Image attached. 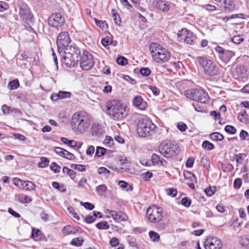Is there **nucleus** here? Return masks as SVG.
<instances>
[{"instance_id": "a18cd8bd", "label": "nucleus", "mask_w": 249, "mask_h": 249, "mask_svg": "<svg viewBox=\"0 0 249 249\" xmlns=\"http://www.w3.org/2000/svg\"><path fill=\"white\" fill-rule=\"evenodd\" d=\"M160 8L163 11H167L169 10V5L163 1H160L159 3Z\"/></svg>"}, {"instance_id": "3c124183", "label": "nucleus", "mask_w": 249, "mask_h": 249, "mask_svg": "<svg viewBox=\"0 0 249 249\" xmlns=\"http://www.w3.org/2000/svg\"><path fill=\"white\" fill-rule=\"evenodd\" d=\"M181 204L185 206L189 207L191 204V200L188 197H184L182 199Z\"/></svg>"}, {"instance_id": "473e14b6", "label": "nucleus", "mask_w": 249, "mask_h": 249, "mask_svg": "<svg viewBox=\"0 0 249 249\" xmlns=\"http://www.w3.org/2000/svg\"><path fill=\"white\" fill-rule=\"evenodd\" d=\"M107 190V187L105 184H102L96 187V191L99 195H102Z\"/></svg>"}, {"instance_id": "20e7f679", "label": "nucleus", "mask_w": 249, "mask_h": 249, "mask_svg": "<svg viewBox=\"0 0 249 249\" xmlns=\"http://www.w3.org/2000/svg\"><path fill=\"white\" fill-rule=\"evenodd\" d=\"M150 51L153 59L158 63H164L170 58V53L157 43H152Z\"/></svg>"}, {"instance_id": "c756f323", "label": "nucleus", "mask_w": 249, "mask_h": 249, "mask_svg": "<svg viewBox=\"0 0 249 249\" xmlns=\"http://www.w3.org/2000/svg\"><path fill=\"white\" fill-rule=\"evenodd\" d=\"M149 235L151 240L153 242H158L160 240V235L154 231H150L149 232Z\"/></svg>"}, {"instance_id": "412c9836", "label": "nucleus", "mask_w": 249, "mask_h": 249, "mask_svg": "<svg viewBox=\"0 0 249 249\" xmlns=\"http://www.w3.org/2000/svg\"><path fill=\"white\" fill-rule=\"evenodd\" d=\"M151 159L154 164H158L161 166H165L167 164V161L156 154L152 155Z\"/></svg>"}, {"instance_id": "e2e57ef3", "label": "nucleus", "mask_w": 249, "mask_h": 249, "mask_svg": "<svg viewBox=\"0 0 249 249\" xmlns=\"http://www.w3.org/2000/svg\"><path fill=\"white\" fill-rule=\"evenodd\" d=\"M121 3L124 7L128 10H130L132 8L127 0H121Z\"/></svg>"}, {"instance_id": "39448f33", "label": "nucleus", "mask_w": 249, "mask_h": 249, "mask_svg": "<svg viewBox=\"0 0 249 249\" xmlns=\"http://www.w3.org/2000/svg\"><path fill=\"white\" fill-rule=\"evenodd\" d=\"M196 59L206 75L210 76H214L219 74V67L213 61L204 56H198L196 58Z\"/></svg>"}, {"instance_id": "c9c22d12", "label": "nucleus", "mask_w": 249, "mask_h": 249, "mask_svg": "<svg viewBox=\"0 0 249 249\" xmlns=\"http://www.w3.org/2000/svg\"><path fill=\"white\" fill-rule=\"evenodd\" d=\"M216 188L215 186H210L205 189V192L208 196H212L216 192Z\"/></svg>"}, {"instance_id": "f03ea898", "label": "nucleus", "mask_w": 249, "mask_h": 249, "mask_svg": "<svg viewBox=\"0 0 249 249\" xmlns=\"http://www.w3.org/2000/svg\"><path fill=\"white\" fill-rule=\"evenodd\" d=\"M107 112L113 119L121 120L127 115V107L121 101L114 100L107 103Z\"/></svg>"}, {"instance_id": "1a4fd4ad", "label": "nucleus", "mask_w": 249, "mask_h": 249, "mask_svg": "<svg viewBox=\"0 0 249 249\" xmlns=\"http://www.w3.org/2000/svg\"><path fill=\"white\" fill-rule=\"evenodd\" d=\"M162 213L160 208L153 206L147 210L146 214L149 221L152 223H156L161 220Z\"/></svg>"}, {"instance_id": "4be33fe9", "label": "nucleus", "mask_w": 249, "mask_h": 249, "mask_svg": "<svg viewBox=\"0 0 249 249\" xmlns=\"http://www.w3.org/2000/svg\"><path fill=\"white\" fill-rule=\"evenodd\" d=\"M234 55L235 53L233 52L230 50H226L220 57V59L224 63H227Z\"/></svg>"}, {"instance_id": "864d4df0", "label": "nucleus", "mask_w": 249, "mask_h": 249, "mask_svg": "<svg viewBox=\"0 0 249 249\" xmlns=\"http://www.w3.org/2000/svg\"><path fill=\"white\" fill-rule=\"evenodd\" d=\"M54 151L56 153L63 157L66 150L59 147H56L54 148Z\"/></svg>"}, {"instance_id": "c85d7f7f", "label": "nucleus", "mask_w": 249, "mask_h": 249, "mask_svg": "<svg viewBox=\"0 0 249 249\" xmlns=\"http://www.w3.org/2000/svg\"><path fill=\"white\" fill-rule=\"evenodd\" d=\"M82 237H77L73 238L71 241V245L75 247L81 246L83 243Z\"/></svg>"}, {"instance_id": "f704fd0d", "label": "nucleus", "mask_w": 249, "mask_h": 249, "mask_svg": "<svg viewBox=\"0 0 249 249\" xmlns=\"http://www.w3.org/2000/svg\"><path fill=\"white\" fill-rule=\"evenodd\" d=\"M112 13L113 15V20L115 23L118 26L120 25L121 23V19L119 15L115 13V11L114 9L112 10Z\"/></svg>"}, {"instance_id": "49530a36", "label": "nucleus", "mask_w": 249, "mask_h": 249, "mask_svg": "<svg viewBox=\"0 0 249 249\" xmlns=\"http://www.w3.org/2000/svg\"><path fill=\"white\" fill-rule=\"evenodd\" d=\"M240 244L242 246H247L249 245V239L246 236H243L239 241Z\"/></svg>"}, {"instance_id": "9b49d317", "label": "nucleus", "mask_w": 249, "mask_h": 249, "mask_svg": "<svg viewBox=\"0 0 249 249\" xmlns=\"http://www.w3.org/2000/svg\"><path fill=\"white\" fill-rule=\"evenodd\" d=\"M71 42L69 34L67 32L60 33L57 36L56 44L58 51L61 54L63 49L67 47Z\"/></svg>"}, {"instance_id": "4d7b16f0", "label": "nucleus", "mask_w": 249, "mask_h": 249, "mask_svg": "<svg viewBox=\"0 0 249 249\" xmlns=\"http://www.w3.org/2000/svg\"><path fill=\"white\" fill-rule=\"evenodd\" d=\"M166 194L172 197H174L176 196L177 191L176 189H168L166 190Z\"/></svg>"}, {"instance_id": "a878e982", "label": "nucleus", "mask_w": 249, "mask_h": 249, "mask_svg": "<svg viewBox=\"0 0 249 249\" xmlns=\"http://www.w3.org/2000/svg\"><path fill=\"white\" fill-rule=\"evenodd\" d=\"M19 87V83L18 79L11 81L8 84V88L10 90L17 89Z\"/></svg>"}, {"instance_id": "79ce46f5", "label": "nucleus", "mask_w": 249, "mask_h": 249, "mask_svg": "<svg viewBox=\"0 0 249 249\" xmlns=\"http://www.w3.org/2000/svg\"><path fill=\"white\" fill-rule=\"evenodd\" d=\"M71 94L68 91H60L58 92V96L61 99L70 98Z\"/></svg>"}, {"instance_id": "aec40b11", "label": "nucleus", "mask_w": 249, "mask_h": 249, "mask_svg": "<svg viewBox=\"0 0 249 249\" xmlns=\"http://www.w3.org/2000/svg\"><path fill=\"white\" fill-rule=\"evenodd\" d=\"M133 103L134 106L142 110H144L146 106V102L140 96L135 97L133 100Z\"/></svg>"}, {"instance_id": "cd10ccee", "label": "nucleus", "mask_w": 249, "mask_h": 249, "mask_svg": "<svg viewBox=\"0 0 249 249\" xmlns=\"http://www.w3.org/2000/svg\"><path fill=\"white\" fill-rule=\"evenodd\" d=\"M210 137L211 139L213 141H222L224 139V136L222 134L218 132H213L212 133Z\"/></svg>"}, {"instance_id": "2eb2a0df", "label": "nucleus", "mask_w": 249, "mask_h": 249, "mask_svg": "<svg viewBox=\"0 0 249 249\" xmlns=\"http://www.w3.org/2000/svg\"><path fill=\"white\" fill-rule=\"evenodd\" d=\"M13 183L15 186L21 189L26 191H32L36 188V185L32 181L22 180L18 178H14Z\"/></svg>"}, {"instance_id": "13d9d810", "label": "nucleus", "mask_w": 249, "mask_h": 249, "mask_svg": "<svg viewBox=\"0 0 249 249\" xmlns=\"http://www.w3.org/2000/svg\"><path fill=\"white\" fill-rule=\"evenodd\" d=\"M63 157L70 160H72L74 159L75 157L73 154L66 150Z\"/></svg>"}, {"instance_id": "7ed1b4c3", "label": "nucleus", "mask_w": 249, "mask_h": 249, "mask_svg": "<svg viewBox=\"0 0 249 249\" xmlns=\"http://www.w3.org/2000/svg\"><path fill=\"white\" fill-rule=\"evenodd\" d=\"M137 125L138 134L142 137L153 135L155 134V129L157 128L152 122L147 118L140 119Z\"/></svg>"}, {"instance_id": "69168bd1", "label": "nucleus", "mask_w": 249, "mask_h": 249, "mask_svg": "<svg viewBox=\"0 0 249 249\" xmlns=\"http://www.w3.org/2000/svg\"><path fill=\"white\" fill-rule=\"evenodd\" d=\"M85 221L87 223L90 224L95 221V218L91 215H88L86 216Z\"/></svg>"}, {"instance_id": "dca6fc26", "label": "nucleus", "mask_w": 249, "mask_h": 249, "mask_svg": "<svg viewBox=\"0 0 249 249\" xmlns=\"http://www.w3.org/2000/svg\"><path fill=\"white\" fill-rule=\"evenodd\" d=\"M61 53L62 62L67 67H74L78 63V61H76V58H74L72 55H71L69 53H64V52H62Z\"/></svg>"}, {"instance_id": "393cba45", "label": "nucleus", "mask_w": 249, "mask_h": 249, "mask_svg": "<svg viewBox=\"0 0 249 249\" xmlns=\"http://www.w3.org/2000/svg\"><path fill=\"white\" fill-rule=\"evenodd\" d=\"M92 135L98 136L101 133V126L99 124H93L91 127Z\"/></svg>"}, {"instance_id": "9d476101", "label": "nucleus", "mask_w": 249, "mask_h": 249, "mask_svg": "<svg viewBox=\"0 0 249 249\" xmlns=\"http://www.w3.org/2000/svg\"><path fill=\"white\" fill-rule=\"evenodd\" d=\"M78 62H80V67L84 71L90 70L93 66L92 55L87 52H84L81 56H79Z\"/></svg>"}, {"instance_id": "6ab92c4d", "label": "nucleus", "mask_w": 249, "mask_h": 249, "mask_svg": "<svg viewBox=\"0 0 249 249\" xmlns=\"http://www.w3.org/2000/svg\"><path fill=\"white\" fill-rule=\"evenodd\" d=\"M217 3L223 7L224 11L226 13H230L235 9V4L232 0H222L221 3Z\"/></svg>"}, {"instance_id": "e433bc0d", "label": "nucleus", "mask_w": 249, "mask_h": 249, "mask_svg": "<svg viewBox=\"0 0 249 249\" xmlns=\"http://www.w3.org/2000/svg\"><path fill=\"white\" fill-rule=\"evenodd\" d=\"M202 146L203 148L208 150H211L214 148V145L209 142L208 141H205L203 142Z\"/></svg>"}, {"instance_id": "ddd939ff", "label": "nucleus", "mask_w": 249, "mask_h": 249, "mask_svg": "<svg viewBox=\"0 0 249 249\" xmlns=\"http://www.w3.org/2000/svg\"><path fill=\"white\" fill-rule=\"evenodd\" d=\"M106 217L109 218L112 217L116 222H120L127 220L128 216L124 213L121 211H116L107 209L105 211Z\"/></svg>"}, {"instance_id": "ea45409f", "label": "nucleus", "mask_w": 249, "mask_h": 249, "mask_svg": "<svg viewBox=\"0 0 249 249\" xmlns=\"http://www.w3.org/2000/svg\"><path fill=\"white\" fill-rule=\"evenodd\" d=\"M106 153V149L102 147H97L96 150V155L98 157H100L105 154Z\"/></svg>"}, {"instance_id": "37998d69", "label": "nucleus", "mask_w": 249, "mask_h": 249, "mask_svg": "<svg viewBox=\"0 0 249 249\" xmlns=\"http://www.w3.org/2000/svg\"><path fill=\"white\" fill-rule=\"evenodd\" d=\"M51 169L55 173L60 172L61 167L55 162H53L50 165Z\"/></svg>"}, {"instance_id": "8fccbe9b", "label": "nucleus", "mask_w": 249, "mask_h": 249, "mask_svg": "<svg viewBox=\"0 0 249 249\" xmlns=\"http://www.w3.org/2000/svg\"><path fill=\"white\" fill-rule=\"evenodd\" d=\"M80 204L81 206L84 207L86 209H88L89 210H92L94 208V206L93 204H92L89 202H81Z\"/></svg>"}, {"instance_id": "680f3d73", "label": "nucleus", "mask_w": 249, "mask_h": 249, "mask_svg": "<svg viewBox=\"0 0 249 249\" xmlns=\"http://www.w3.org/2000/svg\"><path fill=\"white\" fill-rule=\"evenodd\" d=\"M215 51L218 53L219 57H220L223 53L226 51V50L222 47L217 46L214 48Z\"/></svg>"}, {"instance_id": "f8f14e48", "label": "nucleus", "mask_w": 249, "mask_h": 249, "mask_svg": "<svg viewBox=\"0 0 249 249\" xmlns=\"http://www.w3.org/2000/svg\"><path fill=\"white\" fill-rule=\"evenodd\" d=\"M65 22V18L60 13H53L48 18V24L52 27H61Z\"/></svg>"}, {"instance_id": "603ef678", "label": "nucleus", "mask_w": 249, "mask_h": 249, "mask_svg": "<svg viewBox=\"0 0 249 249\" xmlns=\"http://www.w3.org/2000/svg\"><path fill=\"white\" fill-rule=\"evenodd\" d=\"M240 137L241 138V140H249V135L248 133L245 130H241L240 133Z\"/></svg>"}, {"instance_id": "a211bd4d", "label": "nucleus", "mask_w": 249, "mask_h": 249, "mask_svg": "<svg viewBox=\"0 0 249 249\" xmlns=\"http://www.w3.org/2000/svg\"><path fill=\"white\" fill-rule=\"evenodd\" d=\"M64 53H69L71 55H72L74 58H76V61L79 59V56L81 55L80 50L76 47L69 45L63 49Z\"/></svg>"}, {"instance_id": "2f4dec72", "label": "nucleus", "mask_w": 249, "mask_h": 249, "mask_svg": "<svg viewBox=\"0 0 249 249\" xmlns=\"http://www.w3.org/2000/svg\"><path fill=\"white\" fill-rule=\"evenodd\" d=\"M246 155L243 153H240L235 155L234 156V159L236 160L237 164H242L244 159L246 157Z\"/></svg>"}, {"instance_id": "4c0bfd02", "label": "nucleus", "mask_w": 249, "mask_h": 249, "mask_svg": "<svg viewBox=\"0 0 249 249\" xmlns=\"http://www.w3.org/2000/svg\"><path fill=\"white\" fill-rule=\"evenodd\" d=\"M98 173L100 175H104L107 177L110 175V171L104 167H99L98 169Z\"/></svg>"}, {"instance_id": "c03bdc74", "label": "nucleus", "mask_w": 249, "mask_h": 249, "mask_svg": "<svg viewBox=\"0 0 249 249\" xmlns=\"http://www.w3.org/2000/svg\"><path fill=\"white\" fill-rule=\"evenodd\" d=\"M95 20L96 24L102 29L106 28V27L107 26V24L106 23V21L100 20L96 18L95 19Z\"/></svg>"}, {"instance_id": "0eeeda50", "label": "nucleus", "mask_w": 249, "mask_h": 249, "mask_svg": "<svg viewBox=\"0 0 249 249\" xmlns=\"http://www.w3.org/2000/svg\"><path fill=\"white\" fill-rule=\"evenodd\" d=\"M177 151L176 145L172 144L170 142L167 141L162 142L159 147L160 154L166 158L175 155Z\"/></svg>"}, {"instance_id": "5701e85b", "label": "nucleus", "mask_w": 249, "mask_h": 249, "mask_svg": "<svg viewBox=\"0 0 249 249\" xmlns=\"http://www.w3.org/2000/svg\"><path fill=\"white\" fill-rule=\"evenodd\" d=\"M62 232L66 234H75L78 232V230L73 227L68 225L64 227Z\"/></svg>"}, {"instance_id": "5fc2aeb1", "label": "nucleus", "mask_w": 249, "mask_h": 249, "mask_svg": "<svg viewBox=\"0 0 249 249\" xmlns=\"http://www.w3.org/2000/svg\"><path fill=\"white\" fill-rule=\"evenodd\" d=\"M140 72L142 75L147 76L150 73V70L148 68H143L140 70Z\"/></svg>"}, {"instance_id": "0e129e2a", "label": "nucleus", "mask_w": 249, "mask_h": 249, "mask_svg": "<svg viewBox=\"0 0 249 249\" xmlns=\"http://www.w3.org/2000/svg\"><path fill=\"white\" fill-rule=\"evenodd\" d=\"M110 245L113 247H115L119 245V240L116 237H113L110 240Z\"/></svg>"}, {"instance_id": "bb28decb", "label": "nucleus", "mask_w": 249, "mask_h": 249, "mask_svg": "<svg viewBox=\"0 0 249 249\" xmlns=\"http://www.w3.org/2000/svg\"><path fill=\"white\" fill-rule=\"evenodd\" d=\"M61 141L64 144H67L71 148H74L76 146V142L74 140H69L66 138H61Z\"/></svg>"}, {"instance_id": "bf43d9fd", "label": "nucleus", "mask_w": 249, "mask_h": 249, "mask_svg": "<svg viewBox=\"0 0 249 249\" xmlns=\"http://www.w3.org/2000/svg\"><path fill=\"white\" fill-rule=\"evenodd\" d=\"M148 88L150 89V90L152 91V92L154 95L157 96L159 94L160 89L157 87L152 86H149Z\"/></svg>"}, {"instance_id": "a19ab883", "label": "nucleus", "mask_w": 249, "mask_h": 249, "mask_svg": "<svg viewBox=\"0 0 249 249\" xmlns=\"http://www.w3.org/2000/svg\"><path fill=\"white\" fill-rule=\"evenodd\" d=\"M225 130L226 132L231 134H234L236 133V129L232 125H226L225 127Z\"/></svg>"}, {"instance_id": "f3484780", "label": "nucleus", "mask_w": 249, "mask_h": 249, "mask_svg": "<svg viewBox=\"0 0 249 249\" xmlns=\"http://www.w3.org/2000/svg\"><path fill=\"white\" fill-rule=\"evenodd\" d=\"M18 14L23 20H27L31 18L30 9L27 5L23 2L20 3L19 5Z\"/></svg>"}, {"instance_id": "423d86ee", "label": "nucleus", "mask_w": 249, "mask_h": 249, "mask_svg": "<svg viewBox=\"0 0 249 249\" xmlns=\"http://www.w3.org/2000/svg\"><path fill=\"white\" fill-rule=\"evenodd\" d=\"M184 95L186 98L193 101L205 104L209 99L207 92L202 89H192L185 91Z\"/></svg>"}, {"instance_id": "58836bf2", "label": "nucleus", "mask_w": 249, "mask_h": 249, "mask_svg": "<svg viewBox=\"0 0 249 249\" xmlns=\"http://www.w3.org/2000/svg\"><path fill=\"white\" fill-rule=\"evenodd\" d=\"M114 140L112 137L107 136L104 140V144L107 147H111L113 144Z\"/></svg>"}, {"instance_id": "052dcab7", "label": "nucleus", "mask_w": 249, "mask_h": 249, "mask_svg": "<svg viewBox=\"0 0 249 249\" xmlns=\"http://www.w3.org/2000/svg\"><path fill=\"white\" fill-rule=\"evenodd\" d=\"M195 161V159L193 157L189 158L186 161V166L188 168L193 167Z\"/></svg>"}, {"instance_id": "774afa93", "label": "nucleus", "mask_w": 249, "mask_h": 249, "mask_svg": "<svg viewBox=\"0 0 249 249\" xmlns=\"http://www.w3.org/2000/svg\"><path fill=\"white\" fill-rule=\"evenodd\" d=\"M242 184L241 180L240 178H236L235 179L234 181V187L235 188L238 189L239 188Z\"/></svg>"}, {"instance_id": "72a5a7b5", "label": "nucleus", "mask_w": 249, "mask_h": 249, "mask_svg": "<svg viewBox=\"0 0 249 249\" xmlns=\"http://www.w3.org/2000/svg\"><path fill=\"white\" fill-rule=\"evenodd\" d=\"M49 164V160L47 158L42 157L41 158V161L39 163L38 166L39 167L45 168L47 167Z\"/></svg>"}, {"instance_id": "6e6552de", "label": "nucleus", "mask_w": 249, "mask_h": 249, "mask_svg": "<svg viewBox=\"0 0 249 249\" xmlns=\"http://www.w3.org/2000/svg\"><path fill=\"white\" fill-rule=\"evenodd\" d=\"M177 35L178 41L189 45H192L196 39V37L193 33L186 29L179 31Z\"/></svg>"}, {"instance_id": "7c9ffc66", "label": "nucleus", "mask_w": 249, "mask_h": 249, "mask_svg": "<svg viewBox=\"0 0 249 249\" xmlns=\"http://www.w3.org/2000/svg\"><path fill=\"white\" fill-rule=\"evenodd\" d=\"M96 227L99 230H107L109 226L107 221H102L97 223Z\"/></svg>"}, {"instance_id": "b1692460", "label": "nucleus", "mask_w": 249, "mask_h": 249, "mask_svg": "<svg viewBox=\"0 0 249 249\" xmlns=\"http://www.w3.org/2000/svg\"><path fill=\"white\" fill-rule=\"evenodd\" d=\"M16 197L17 200L22 203H28L32 201L31 197L24 194L18 195Z\"/></svg>"}, {"instance_id": "6e6d98bb", "label": "nucleus", "mask_w": 249, "mask_h": 249, "mask_svg": "<svg viewBox=\"0 0 249 249\" xmlns=\"http://www.w3.org/2000/svg\"><path fill=\"white\" fill-rule=\"evenodd\" d=\"M177 128L181 131L183 132L187 129V125L183 122H179L177 124Z\"/></svg>"}, {"instance_id": "f257e3e1", "label": "nucleus", "mask_w": 249, "mask_h": 249, "mask_svg": "<svg viewBox=\"0 0 249 249\" xmlns=\"http://www.w3.org/2000/svg\"><path fill=\"white\" fill-rule=\"evenodd\" d=\"M91 116L84 111L74 113L71 117V126L73 132L77 135L87 131L91 124Z\"/></svg>"}, {"instance_id": "338daca9", "label": "nucleus", "mask_w": 249, "mask_h": 249, "mask_svg": "<svg viewBox=\"0 0 249 249\" xmlns=\"http://www.w3.org/2000/svg\"><path fill=\"white\" fill-rule=\"evenodd\" d=\"M8 8V4L3 1H0V11L3 12Z\"/></svg>"}, {"instance_id": "de8ad7c7", "label": "nucleus", "mask_w": 249, "mask_h": 249, "mask_svg": "<svg viewBox=\"0 0 249 249\" xmlns=\"http://www.w3.org/2000/svg\"><path fill=\"white\" fill-rule=\"evenodd\" d=\"M117 63L120 65H125L127 63V59L124 57L121 56L117 58Z\"/></svg>"}, {"instance_id": "09e8293b", "label": "nucleus", "mask_w": 249, "mask_h": 249, "mask_svg": "<svg viewBox=\"0 0 249 249\" xmlns=\"http://www.w3.org/2000/svg\"><path fill=\"white\" fill-rule=\"evenodd\" d=\"M244 40V39L241 37L240 36H235L232 38V41L233 43L239 44Z\"/></svg>"}, {"instance_id": "4468645a", "label": "nucleus", "mask_w": 249, "mask_h": 249, "mask_svg": "<svg viewBox=\"0 0 249 249\" xmlns=\"http://www.w3.org/2000/svg\"><path fill=\"white\" fill-rule=\"evenodd\" d=\"M221 241L217 237H208L205 241L204 246L206 249H221Z\"/></svg>"}]
</instances>
